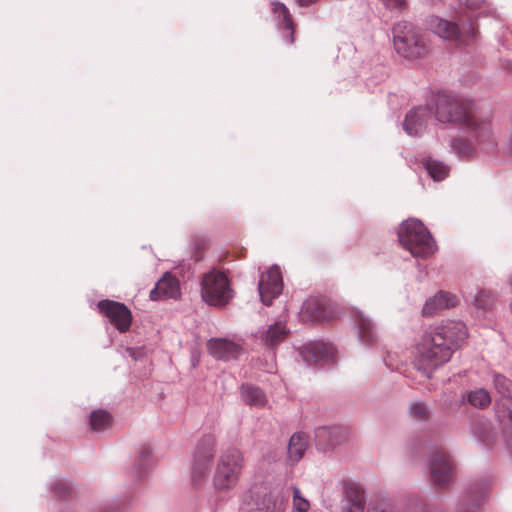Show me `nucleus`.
<instances>
[{
	"label": "nucleus",
	"mask_w": 512,
	"mask_h": 512,
	"mask_svg": "<svg viewBox=\"0 0 512 512\" xmlns=\"http://www.w3.org/2000/svg\"><path fill=\"white\" fill-rule=\"evenodd\" d=\"M427 105L434 111L438 122L459 127V136L450 142V149L456 156L467 158L477 152H488L494 148L496 143L490 122L476 114L472 101L437 93Z\"/></svg>",
	"instance_id": "obj_1"
},
{
	"label": "nucleus",
	"mask_w": 512,
	"mask_h": 512,
	"mask_svg": "<svg viewBox=\"0 0 512 512\" xmlns=\"http://www.w3.org/2000/svg\"><path fill=\"white\" fill-rule=\"evenodd\" d=\"M467 331L464 323L448 320L431 326L415 346L413 364L426 377L438 367L447 363L460 342L465 340Z\"/></svg>",
	"instance_id": "obj_2"
},
{
	"label": "nucleus",
	"mask_w": 512,
	"mask_h": 512,
	"mask_svg": "<svg viewBox=\"0 0 512 512\" xmlns=\"http://www.w3.org/2000/svg\"><path fill=\"white\" fill-rule=\"evenodd\" d=\"M245 467L243 453L236 448L224 451L218 458L213 477L212 486L217 493H228L239 483Z\"/></svg>",
	"instance_id": "obj_3"
},
{
	"label": "nucleus",
	"mask_w": 512,
	"mask_h": 512,
	"mask_svg": "<svg viewBox=\"0 0 512 512\" xmlns=\"http://www.w3.org/2000/svg\"><path fill=\"white\" fill-rule=\"evenodd\" d=\"M398 239L401 245L415 258L426 259L437 249L432 235L417 219L402 222L398 229Z\"/></svg>",
	"instance_id": "obj_4"
},
{
	"label": "nucleus",
	"mask_w": 512,
	"mask_h": 512,
	"mask_svg": "<svg viewBox=\"0 0 512 512\" xmlns=\"http://www.w3.org/2000/svg\"><path fill=\"white\" fill-rule=\"evenodd\" d=\"M392 33L395 50L400 56L414 60L427 54V42L413 24L399 21L393 26Z\"/></svg>",
	"instance_id": "obj_5"
},
{
	"label": "nucleus",
	"mask_w": 512,
	"mask_h": 512,
	"mask_svg": "<svg viewBox=\"0 0 512 512\" xmlns=\"http://www.w3.org/2000/svg\"><path fill=\"white\" fill-rule=\"evenodd\" d=\"M201 296L209 305L222 307L233 297L227 276L218 271L206 273L201 280Z\"/></svg>",
	"instance_id": "obj_6"
},
{
	"label": "nucleus",
	"mask_w": 512,
	"mask_h": 512,
	"mask_svg": "<svg viewBox=\"0 0 512 512\" xmlns=\"http://www.w3.org/2000/svg\"><path fill=\"white\" fill-rule=\"evenodd\" d=\"M215 447L216 441L212 435L203 436L197 444L190 474L194 486H200L206 481L210 473Z\"/></svg>",
	"instance_id": "obj_7"
},
{
	"label": "nucleus",
	"mask_w": 512,
	"mask_h": 512,
	"mask_svg": "<svg viewBox=\"0 0 512 512\" xmlns=\"http://www.w3.org/2000/svg\"><path fill=\"white\" fill-rule=\"evenodd\" d=\"M427 28L444 40L457 41L466 44L476 35V28L469 24L468 31H461L455 22L448 21L435 15L426 20Z\"/></svg>",
	"instance_id": "obj_8"
},
{
	"label": "nucleus",
	"mask_w": 512,
	"mask_h": 512,
	"mask_svg": "<svg viewBox=\"0 0 512 512\" xmlns=\"http://www.w3.org/2000/svg\"><path fill=\"white\" fill-rule=\"evenodd\" d=\"M282 290L283 280L279 267H271L261 274L258 282V292L264 305H270L282 293Z\"/></svg>",
	"instance_id": "obj_9"
},
{
	"label": "nucleus",
	"mask_w": 512,
	"mask_h": 512,
	"mask_svg": "<svg viewBox=\"0 0 512 512\" xmlns=\"http://www.w3.org/2000/svg\"><path fill=\"white\" fill-rule=\"evenodd\" d=\"M97 306L120 332H126L130 328L132 315L127 306L112 300L99 301Z\"/></svg>",
	"instance_id": "obj_10"
},
{
	"label": "nucleus",
	"mask_w": 512,
	"mask_h": 512,
	"mask_svg": "<svg viewBox=\"0 0 512 512\" xmlns=\"http://www.w3.org/2000/svg\"><path fill=\"white\" fill-rule=\"evenodd\" d=\"M431 481L436 486L449 484L454 476V465L448 455L436 452L429 461Z\"/></svg>",
	"instance_id": "obj_11"
},
{
	"label": "nucleus",
	"mask_w": 512,
	"mask_h": 512,
	"mask_svg": "<svg viewBox=\"0 0 512 512\" xmlns=\"http://www.w3.org/2000/svg\"><path fill=\"white\" fill-rule=\"evenodd\" d=\"M207 349L210 355L222 361L238 359L244 351L241 342H236L228 338L210 339L207 342Z\"/></svg>",
	"instance_id": "obj_12"
},
{
	"label": "nucleus",
	"mask_w": 512,
	"mask_h": 512,
	"mask_svg": "<svg viewBox=\"0 0 512 512\" xmlns=\"http://www.w3.org/2000/svg\"><path fill=\"white\" fill-rule=\"evenodd\" d=\"M308 365L318 362H329L335 356V348L332 344L323 341H314L305 344L300 352Z\"/></svg>",
	"instance_id": "obj_13"
},
{
	"label": "nucleus",
	"mask_w": 512,
	"mask_h": 512,
	"mask_svg": "<svg viewBox=\"0 0 512 512\" xmlns=\"http://www.w3.org/2000/svg\"><path fill=\"white\" fill-rule=\"evenodd\" d=\"M301 313L311 321L330 320L335 317L327 300L320 297L307 299L302 305Z\"/></svg>",
	"instance_id": "obj_14"
},
{
	"label": "nucleus",
	"mask_w": 512,
	"mask_h": 512,
	"mask_svg": "<svg viewBox=\"0 0 512 512\" xmlns=\"http://www.w3.org/2000/svg\"><path fill=\"white\" fill-rule=\"evenodd\" d=\"M430 108L428 107H414L405 116L403 121V129L406 134L410 136L420 135L427 126L430 116Z\"/></svg>",
	"instance_id": "obj_15"
},
{
	"label": "nucleus",
	"mask_w": 512,
	"mask_h": 512,
	"mask_svg": "<svg viewBox=\"0 0 512 512\" xmlns=\"http://www.w3.org/2000/svg\"><path fill=\"white\" fill-rule=\"evenodd\" d=\"M179 296V281L170 273H165L164 276L156 283L155 287L150 291V299L153 301L167 298L176 299Z\"/></svg>",
	"instance_id": "obj_16"
},
{
	"label": "nucleus",
	"mask_w": 512,
	"mask_h": 512,
	"mask_svg": "<svg viewBox=\"0 0 512 512\" xmlns=\"http://www.w3.org/2000/svg\"><path fill=\"white\" fill-rule=\"evenodd\" d=\"M457 303L456 295L441 290L426 300L422 308V315L425 317L433 316L444 309L455 307Z\"/></svg>",
	"instance_id": "obj_17"
},
{
	"label": "nucleus",
	"mask_w": 512,
	"mask_h": 512,
	"mask_svg": "<svg viewBox=\"0 0 512 512\" xmlns=\"http://www.w3.org/2000/svg\"><path fill=\"white\" fill-rule=\"evenodd\" d=\"M353 321L358 333L359 341L367 347L374 346L377 343V330L370 318L361 311L353 313Z\"/></svg>",
	"instance_id": "obj_18"
},
{
	"label": "nucleus",
	"mask_w": 512,
	"mask_h": 512,
	"mask_svg": "<svg viewBox=\"0 0 512 512\" xmlns=\"http://www.w3.org/2000/svg\"><path fill=\"white\" fill-rule=\"evenodd\" d=\"M496 415L499 422L503 425V434L512 447V396H500L495 403Z\"/></svg>",
	"instance_id": "obj_19"
},
{
	"label": "nucleus",
	"mask_w": 512,
	"mask_h": 512,
	"mask_svg": "<svg viewBox=\"0 0 512 512\" xmlns=\"http://www.w3.org/2000/svg\"><path fill=\"white\" fill-rule=\"evenodd\" d=\"M272 12L282 31L283 38L292 44L294 42V27L288 8L281 2L273 1Z\"/></svg>",
	"instance_id": "obj_20"
},
{
	"label": "nucleus",
	"mask_w": 512,
	"mask_h": 512,
	"mask_svg": "<svg viewBox=\"0 0 512 512\" xmlns=\"http://www.w3.org/2000/svg\"><path fill=\"white\" fill-rule=\"evenodd\" d=\"M289 330L284 321H277L265 329L257 332V337L268 347H274L280 344L288 334Z\"/></svg>",
	"instance_id": "obj_21"
},
{
	"label": "nucleus",
	"mask_w": 512,
	"mask_h": 512,
	"mask_svg": "<svg viewBox=\"0 0 512 512\" xmlns=\"http://www.w3.org/2000/svg\"><path fill=\"white\" fill-rule=\"evenodd\" d=\"M308 447V437L301 432L294 433L289 440L287 454L288 460L294 464L301 460Z\"/></svg>",
	"instance_id": "obj_22"
},
{
	"label": "nucleus",
	"mask_w": 512,
	"mask_h": 512,
	"mask_svg": "<svg viewBox=\"0 0 512 512\" xmlns=\"http://www.w3.org/2000/svg\"><path fill=\"white\" fill-rule=\"evenodd\" d=\"M241 396L243 401L255 407H264L267 403L265 393L259 388L251 384H243L241 386Z\"/></svg>",
	"instance_id": "obj_23"
},
{
	"label": "nucleus",
	"mask_w": 512,
	"mask_h": 512,
	"mask_svg": "<svg viewBox=\"0 0 512 512\" xmlns=\"http://www.w3.org/2000/svg\"><path fill=\"white\" fill-rule=\"evenodd\" d=\"M422 163L434 181H442L448 176L449 167L443 162L432 158H424Z\"/></svg>",
	"instance_id": "obj_24"
},
{
	"label": "nucleus",
	"mask_w": 512,
	"mask_h": 512,
	"mask_svg": "<svg viewBox=\"0 0 512 512\" xmlns=\"http://www.w3.org/2000/svg\"><path fill=\"white\" fill-rule=\"evenodd\" d=\"M487 485L475 484L469 488L467 495L470 501L476 502L471 505H462L459 507L458 512H478V503L484 499Z\"/></svg>",
	"instance_id": "obj_25"
},
{
	"label": "nucleus",
	"mask_w": 512,
	"mask_h": 512,
	"mask_svg": "<svg viewBox=\"0 0 512 512\" xmlns=\"http://www.w3.org/2000/svg\"><path fill=\"white\" fill-rule=\"evenodd\" d=\"M249 512H282V509L270 493H265L255 499Z\"/></svg>",
	"instance_id": "obj_26"
},
{
	"label": "nucleus",
	"mask_w": 512,
	"mask_h": 512,
	"mask_svg": "<svg viewBox=\"0 0 512 512\" xmlns=\"http://www.w3.org/2000/svg\"><path fill=\"white\" fill-rule=\"evenodd\" d=\"M468 403L478 409H485L491 403V396L484 388H476L466 394Z\"/></svg>",
	"instance_id": "obj_27"
},
{
	"label": "nucleus",
	"mask_w": 512,
	"mask_h": 512,
	"mask_svg": "<svg viewBox=\"0 0 512 512\" xmlns=\"http://www.w3.org/2000/svg\"><path fill=\"white\" fill-rule=\"evenodd\" d=\"M339 428L337 427H319L315 431V439L319 446L330 447L337 443V435Z\"/></svg>",
	"instance_id": "obj_28"
},
{
	"label": "nucleus",
	"mask_w": 512,
	"mask_h": 512,
	"mask_svg": "<svg viewBox=\"0 0 512 512\" xmlns=\"http://www.w3.org/2000/svg\"><path fill=\"white\" fill-rule=\"evenodd\" d=\"M111 416L102 409L95 410L90 414V427L95 432H101L110 427Z\"/></svg>",
	"instance_id": "obj_29"
},
{
	"label": "nucleus",
	"mask_w": 512,
	"mask_h": 512,
	"mask_svg": "<svg viewBox=\"0 0 512 512\" xmlns=\"http://www.w3.org/2000/svg\"><path fill=\"white\" fill-rule=\"evenodd\" d=\"M465 5L475 15L490 14V5L486 0H466Z\"/></svg>",
	"instance_id": "obj_30"
},
{
	"label": "nucleus",
	"mask_w": 512,
	"mask_h": 512,
	"mask_svg": "<svg viewBox=\"0 0 512 512\" xmlns=\"http://www.w3.org/2000/svg\"><path fill=\"white\" fill-rule=\"evenodd\" d=\"M293 491V511L292 512H308L310 508L309 501L302 496L300 489L296 486L292 488Z\"/></svg>",
	"instance_id": "obj_31"
},
{
	"label": "nucleus",
	"mask_w": 512,
	"mask_h": 512,
	"mask_svg": "<svg viewBox=\"0 0 512 512\" xmlns=\"http://www.w3.org/2000/svg\"><path fill=\"white\" fill-rule=\"evenodd\" d=\"M494 301V295L488 290H479L474 296V305L477 308L488 309Z\"/></svg>",
	"instance_id": "obj_32"
},
{
	"label": "nucleus",
	"mask_w": 512,
	"mask_h": 512,
	"mask_svg": "<svg viewBox=\"0 0 512 512\" xmlns=\"http://www.w3.org/2000/svg\"><path fill=\"white\" fill-rule=\"evenodd\" d=\"M364 499L361 495L349 496L342 512H364Z\"/></svg>",
	"instance_id": "obj_33"
},
{
	"label": "nucleus",
	"mask_w": 512,
	"mask_h": 512,
	"mask_svg": "<svg viewBox=\"0 0 512 512\" xmlns=\"http://www.w3.org/2000/svg\"><path fill=\"white\" fill-rule=\"evenodd\" d=\"M495 389L501 396L510 395L512 382L501 374H495L493 378Z\"/></svg>",
	"instance_id": "obj_34"
},
{
	"label": "nucleus",
	"mask_w": 512,
	"mask_h": 512,
	"mask_svg": "<svg viewBox=\"0 0 512 512\" xmlns=\"http://www.w3.org/2000/svg\"><path fill=\"white\" fill-rule=\"evenodd\" d=\"M51 490L60 498H65L71 494L70 485L61 479L55 480L51 484Z\"/></svg>",
	"instance_id": "obj_35"
},
{
	"label": "nucleus",
	"mask_w": 512,
	"mask_h": 512,
	"mask_svg": "<svg viewBox=\"0 0 512 512\" xmlns=\"http://www.w3.org/2000/svg\"><path fill=\"white\" fill-rule=\"evenodd\" d=\"M409 412L413 418L423 420L428 415V408L426 404L422 402H414L410 405Z\"/></svg>",
	"instance_id": "obj_36"
},
{
	"label": "nucleus",
	"mask_w": 512,
	"mask_h": 512,
	"mask_svg": "<svg viewBox=\"0 0 512 512\" xmlns=\"http://www.w3.org/2000/svg\"><path fill=\"white\" fill-rule=\"evenodd\" d=\"M389 9L402 11L407 6V0H380Z\"/></svg>",
	"instance_id": "obj_37"
},
{
	"label": "nucleus",
	"mask_w": 512,
	"mask_h": 512,
	"mask_svg": "<svg viewBox=\"0 0 512 512\" xmlns=\"http://www.w3.org/2000/svg\"><path fill=\"white\" fill-rule=\"evenodd\" d=\"M151 455V450L148 447L143 448L138 456L136 467H139V470H143L147 466V461Z\"/></svg>",
	"instance_id": "obj_38"
},
{
	"label": "nucleus",
	"mask_w": 512,
	"mask_h": 512,
	"mask_svg": "<svg viewBox=\"0 0 512 512\" xmlns=\"http://www.w3.org/2000/svg\"><path fill=\"white\" fill-rule=\"evenodd\" d=\"M367 512H397L396 509L387 503H379L373 506H370Z\"/></svg>",
	"instance_id": "obj_39"
},
{
	"label": "nucleus",
	"mask_w": 512,
	"mask_h": 512,
	"mask_svg": "<svg viewBox=\"0 0 512 512\" xmlns=\"http://www.w3.org/2000/svg\"><path fill=\"white\" fill-rule=\"evenodd\" d=\"M510 149H511V152H512V138H511V142H510Z\"/></svg>",
	"instance_id": "obj_40"
}]
</instances>
